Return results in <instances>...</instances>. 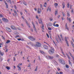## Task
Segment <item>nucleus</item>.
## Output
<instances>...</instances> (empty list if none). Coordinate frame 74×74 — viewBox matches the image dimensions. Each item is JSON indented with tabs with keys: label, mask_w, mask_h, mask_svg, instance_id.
Returning a JSON list of instances; mask_svg holds the SVG:
<instances>
[{
	"label": "nucleus",
	"mask_w": 74,
	"mask_h": 74,
	"mask_svg": "<svg viewBox=\"0 0 74 74\" xmlns=\"http://www.w3.org/2000/svg\"><path fill=\"white\" fill-rule=\"evenodd\" d=\"M51 49H50L49 50V53L50 54V55H52L55 52V49L52 47H51Z\"/></svg>",
	"instance_id": "1"
},
{
	"label": "nucleus",
	"mask_w": 74,
	"mask_h": 74,
	"mask_svg": "<svg viewBox=\"0 0 74 74\" xmlns=\"http://www.w3.org/2000/svg\"><path fill=\"white\" fill-rule=\"evenodd\" d=\"M59 61L60 63L62 64H65V62L62 59H59Z\"/></svg>",
	"instance_id": "2"
},
{
	"label": "nucleus",
	"mask_w": 74,
	"mask_h": 74,
	"mask_svg": "<svg viewBox=\"0 0 74 74\" xmlns=\"http://www.w3.org/2000/svg\"><path fill=\"white\" fill-rule=\"evenodd\" d=\"M28 38L31 41H34V40H36V39L33 37L32 36H29Z\"/></svg>",
	"instance_id": "3"
},
{
	"label": "nucleus",
	"mask_w": 74,
	"mask_h": 74,
	"mask_svg": "<svg viewBox=\"0 0 74 74\" xmlns=\"http://www.w3.org/2000/svg\"><path fill=\"white\" fill-rule=\"evenodd\" d=\"M46 58L48 59H53V57L52 56H47L46 57Z\"/></svg>",
	"instance_id": "4"
},
{
	"label": "nucleus",
	"mask_w": 74,
	"mask_h": 74,
	"mask_svg": "<svg viewBox=\"0 0 74 74\" xmlns=\"http://www.w3.org/2000/svg\"><path fill=\"white\" fill-rule=\"evenodd\" d=\"M36 45L37 47H41V45L40 42H36Z\"/></svg>",
	"instance_id": "5"
},
{
	"label": "nucleus",
	"mask_w": 74,
	"mask_h": 74,
	"mask_svg": "<svg viewBox=\"0 0 74 74\" xmlns=\"http://www.w3.org/2000/svg\"><path fill=\"white\" fill-rule=\"evenodd\" d=\"M2 20L5 22H8V20L5 18H3Z\"/></svg>",
	"instance_id": "6"
},
{
	"label": "nucleus",
	"mask_w": 74,
	"mask_h": 74,
	"mask_svg": "<svg viewBox=\"0 0 74 74\" xmlns=\"http://www.w3.org/2000/svg\"><path fill=\"white\" fill-rule=\"evenodd\" d=\"M65 42L66 43V44H67V46L68 47H69V43H68V41L67 40V38L66 37H65Z\"/></svg>",
	"instance_id": "7"
},
{
	"label": "nucleus",
	"mask_w": 74,
	"mask_h": 74,
	"mask_svg": "<svg viewBox=\"0 0 74 74\" xmlns=\"http://www.w3.org/2000/svg\"><path fill=\"white\" fill-rule=\"evenodd\" d=\"M11 29H13V30H17V28L16 27H15L14 26L12 25L11 26Z\"/></svg>",
	"instance_id": "8"
},
{
	"label": "nucleus",
	"mask_w": 74,
	"mask_h": 74,
	"mask_svg": "<svg viewBox=\"0 0 74 74\" xmlns=\"http://www.w3.org/2000/svg\"><path fill=\"white\" fill-rule=\"evenodd\" d=\"M7 31L8 32H11V29L8 27H7L6 29Z\"/></svg>",
	"instance_id": "9"
},
{
	"label": "nucleus",
	"mask_w": 74,
	"mask_h": 74,
	"mask_svg": "<svg viewBox=\"0 0 74 74\" xmlns=\"http://www.w3.org/2000/svg\"><path fill=\"white\" fill-rule=\"evenodd\" d=\"M43 47L45 49H48V47L46 45H44Z\"/></svg>",
	"instance_id": "10"
},
{
	"label": "nucleus",
	"mask_w": 74,
	"mask_h": 74,
	"mask_svg": "<svg viewBox=\"0 0 74 74\" xmlns=\"http://www.w3.org/2000/svg\"><path fill=\"white\" fill-rule=\"evenodd\" d=\"M38 14H40L41 13V9L39 8H38Z\"/></svg>",
	"instance_id": "11"
},
{
	"label": "nucleus",
	"mask_w": 74,
	"mask_h": 74,
	"mask_svg": "<svg viewBox=\"0 0 74 74\" xmlns=\"http://www.w3.org/2000/svg\"><path fill=\"white\" fill-rule=\"evenodd\" d=\"M40 52L42 54H45V53L44 51L42 50H40Z\"/></svg>",
	"instance_id": "12"
},
{
	"label": "nucleus",
	"mask_w": 74,
	"mask_h": 74,
	"mask_svg": "<svg viewBox=\"0 0 74 74\" xmlns=\"http://www.w3.org/2000/svg\"><path fill=\"white\" fill-rule=\"evenodd\" d=\"M33 28L35 32H36V33H37V30H36V28L35 27V25H34Z\"/></svg>",
	"instance_id": "13"
},
{
	"label": "nucleus",
	"mask_w": 74,
	"mask_h": 74,
	"mask_svg": "<svg viewBox=\"0 0 74 74\" xmlns=\"http://www.w3.org/2000/svg\"><path fill=\"white\" fill-rule=\"evenodd\" d=\"M65 28L66 29H67L68 30H69V28L67 27V23L65 25Z\"/></svg>",
	"instance_id": "14"
},
{
	"label": "nucleus",
	"mask_w": 74,
	"mask_h": 74,
	"mask_svg": "<svg viewBox=\"0 0 74 74\" xmlns=\"http://www.w3.org/2000/svg\"><path fill=\"white\" fill-rule=\"evenodd\" d=\"M69 64L71 66H72V63H71V62H70V60H69Z\"/></svg>",
	"instance_id": "15"
},
{
	"label": "nucleus",
	"mask_w": 74,
	"mask_h": 74,
	"mask_svg": "<svg viewBox=\"0 0 74 74\" xmlns=\"http://www.w3.org/2000/svg\"><path fill=\"white\" fill-rule=\"evenodd\" d=\"M71 44L72 45V46L73 47H74V43H73V41H71Z\"/></svg>",
	"instance_id": "16"
},
{
	"label": "nucleus",
	"mask_w": 74,
	"mask_h": 74,
	"mask_svg": "<svg viewBox=\"0 0 74 74\" xmlns=\"http://www.w3.org/2000/svg\"><path fill=\"white\" fill-rule=\"evenodd\" d=\"M62 6H63V8H64V7H65V5L64 4V3H62Z\"/></svg>",
	"instance_id": "17"
},
{
	"label": "nucleus",
	"mask_w": 74,
	"mask_h": 74,
	"mask_svg": "<svg viewBox=\"0 0 74 74\" xmlns=\"http://www.w3.org/2000/svg\"><path fill=\"white\" fill-rule=\"evenodd\" d=\"M9 42H10V40H8L5 43V44H8V43H9Z\"/></svg>",
	"instance_id": "18"
},
{
	"label": "nucleus",
	"mask_w": 74,
	"mask_h": 74,
	"mask_svg": "<svg viewBox=\"0 0 74 74\" xmlns=\"http://www.w3.org/2000/svg\"><path fill=\"white\" fill-rule=\"evenodd\" d=\"M23 3L24 5H27V3H26V2H25V1H23Z\"/></svg>",
	"instance_id": "19"
},
{
	"label": "nucleus",
	"mask_w": 74,
	"mask_h": 74,
	"mask_svg": "<svg viewBox=\"0 0 74 74\" xmlns=\"http://www.w3.org/2000/svg\"><path fill=\"white\" fill-rule=\"evenodd\" d=\"M66 54L67 56L68 57V58H69V59H71V58L70 57V56H69V55H68V54H67V53H66Z\"/></svg>",
	"instance_id": "20"
},
{
	"label": "nucleus",
	"mask_w": 74,
	"mask_h": 74,
	"mask_svg": "<svg viewBox=\"0 0 74 74\" xmlns=\"http://www.w3.org/2000/svg\"><path fill=\"white\" fill-rule=\"evenodd\" d=\"M29 43L31 45H32V46H34V44H33L31 42H29ZM34 46H36V45H34Z\"/></svg>",
	"instance_id": "21"
},
{
	"label": "nucleus",
	"mask_w": 74,
	"mask_h": 74,
	"mask_svg": "<svg viewBox=\"0 0 74 74\" xmlns=\"http://www.w3.org/2000/svg\"><path fill=\"white\" fill-rule=\"evenodd\" d=\"M22 64H19L17 66V67H19L20 66H22Z\"/></svg>",
	"instance_id": "22"
},
{
	"label": "nucleus",
	"mask_w": 74,
	"mask_h": 74,
	"mask_svg": "<svg viewBox=\"0 0 74 74\" xmlns=\"http://www.w3.org/2000/svg\"><path fill=\"white\" fill-rule=\"evenodd\" d=\"M61 50L62 51V55H64V52H63V50L62 49H61Z\"/></svg>",
	"instance_id": "23"
},
{
	"label": "nucleus",
	"mask_w": 74,
	"mask_h": 74,
	"mask_svg": "<svg viewBox=\"0 0 74 74\" xmlns=\"http://www.w3.org/2000/svg\"><path fill=\"white\" fill-rule=\"evenodd\" d=\"M42 25V26L41 27V28L43 30H44V24H43V25Z\"/></svg>",
	"instance_id": "24"
},
{
	"label": "nucleus",
	"mask_w": 74,
	"mask_h": 74,
	"mask_svg": "<svg viewBox=\"0 0 74 74\" xmlns=\"http://www.w3.org/2000/svg\"><path fill=\"white\" fill-rule=\"evenodd\" d=\"M4 54V53L3 52H2L0 54V55H1V56H3Z\"/></svg>",
	"instance_id": "25"
},
{
	"label": "nucleus",
	"mask_w": 74,
	"mask_h": 74,
	"mask_svg": "<svg viewBox=\"0 0 74 74\" xmlns=\"http://www.w3.org/2000/svg\"><path fill=\"white\" fill-rule=\"evenodd\" d=\"M38 68V66H36L35 69L34 70V71H37V69Z\"/></svg>",
	"instance_id": "26"
},
{
	"label": "nucleus",
	"mask_w": 74,
	"mask_h": 74,
	"mask_svg": "<svg viewBox=\"0 0 74 74\" xmlns=\"http://www.w3.org/2000/svg\"><path fill=\"white\" fill-rule=\"evenodd\" d=\"M6 69H7V70H10V67H8V66H7L6 67Z\"/></svg>",
	"instance_id": "27"
},
{
	"label": "nucleus",
	"mask_w": 74,
	"mask_h": 74,
	"mask_svg": "<svg viewBox=\"0 0 74 74\" xmlns=\"http://www.w3.org/2000/svg\"><path fill=\"white\" fill-rule=\"evenodd\" d=\"M55 23H56V21H55L53 24V26H55V27L56 26V25H55Z\"/></svg>",
	"instance_id": "28"
},
{
	"label": "nucleus",
	"mask_w": 74,
	"mask_h": 74,
	"mask_svg": "<svg viewBox=\"0 0 74 74\" xmlns=\"http://www.w3.org/2000/svg\"><path fill=\"white\" fill-rule=\"evenodd\" d=\"M40 22H41V24L42 25H43V23L42 22V19L41 18H40Z\"/></svg>",
	"instance_id": "29"
},
{
	"label": "nucleus",
	"mask_w": 74,
	"mask_h": 74,
	"mask_svg": "<svg viewBox=\"0 0 74 74\" xmlns=\"http://www.w3.org/2000/svg\"><path fill=\"white\" fill-rule=\"evenodd\" d=\"M67 15L68 16H70V13L69 12H67Z\"/></svg>",
	"instance_id": "30"
},
{
	"label": "nucleus",
	"mask_w": 74,
	"mask_h": 74,
	"mask_svg": "<svg viewBox=\"0 0 74 74\" xmlns=\"http://www.w3.org/2000/svg\"><path fill=\"white\" fill-rule=\"evenodd\" d=\"M58 5V3H55L54 4V5L55 6H57V5Z\"/></svg>",
	"instance_id": "31"
},
{
	"label": "nucleus",
	"mask_w": 74,
	"mask_h": 74,
	"mask_svg": "<svg viewBox=\"0 0 74 74\" xmlns=\"http://www.w3.org/2000/svg\"><path fill=\"white\" fill-rule=\"evenodd\" d=\"M56 40L59 43V41L58 40V39L57 38H56Z\"/></svg>",
	"instance_id": "32"
},
{
	"label": "nucleus",
	"mask_w": 74,
	"mask_h": 74,
	"mask_svg": "<svg viewBox=\"0 0 74 74\" xmlns=\"http://www.w3.org/2000/svg\"><path fill=\"white\" fill-rule=\"evenodd\" d=\"M69 54L71 57H72V58H73V55H72V54H71V53H69Z\"/></svg>",
	"instance_id": "33"
},
{
	"label": "nucleus",
	"mask_w": 74,
	"mask_h": 74,
	"mask_svg": "<svg viewBox=\"0 0 74 74\" xmlns=\"http://www.w3.org/2000/svg\"><path fill=\"white\" fill-rule=\"evenodd\" d=\"M50 21H52V20H53V18H52V17H51L50 19Z\"/></svg>",
	"instance_id": "34"
},
{
	"label": "nucleus",
	"mask_w": 74,
	"mask_h": 74,
	"mask_svg": "<svg viewBox=\"0 0 74 74\" xmlns=\"http://www.w3.org/2000/svg\"><path fill=\"white\" fill-rule=\"evenodd\" d=\"M48 25L49 26H52V23H49L48 24Z\"/></svg>",
	"instance_id": "35"
},
{
	"label": "nucleus",
	"mask_w": 74,
	"mask_h": 74,
	"mask_svg": "<svg viewBox=\"0 0 74 74\" xmlns=\"http://www.w3.org/2000/svg\"><path fill=\"white\" fill-rule=\"evenodd\" d=\"M18 68V70H21V67L18 66V67H17Z\"/></svg>",
	"instance_id": "36"
},
{
	"label": "nucleus",
	"mask_w": 74,
	"mask_h": 74,
	"mask_svg": "<svg viewBox=\"0 0 74 74\" xmlns=\"http://www.w3.org/2000/svg\"><path fill=\"white\" fill-rule=\"evenodd\" d=\"M66 68H69V66L67 64H66Z\"/></svg>",
	"instance_id": "37"
},
{
	"label": "nucleus",
	"mask_w": 74,
	"mask_h": 74,
	"mask_svg": "<svg viewBox=\"0 0 74 74\" xmlns=\"http://www.w3.org/2000/svg\"><path fill=\"white\" fill-rule=\"evenodd\" d=\"M49 34L50 35V38L51 40H52V38H51V33H49Z\"/></svg>",
	"instance_id": "38"
},
{
	"label": "nucleus",
	"mask_w": 74,
	"mask_h": 74,
	"mask_svg": "<svg viewBox=\"0 0 74 74\" xmlns=\"http://www.w3.org/2000/svg\"><path fill=\"white\" fill-rule=\"evenodd\" d=\"M6 5V7L8 8V4L7 3H6L5 4Z\"/></svg>",
	"instance_id": "39"
},
{
	"label": "nucleus",
	"mask_w": 74,
	"mask_h": 74,
	"mask_svg": "<svg viewBox=\"0 0 74 74\" xmlns=\"http://www.w3.org/2000/svg\"><path fill=\"white\" fill-rule=\"evenodd\" d=\"M0 17L1 18H2V17H3V15H2V14H0Z\"/></svg>",
	"instance_id": "40"
},
{
	"label": "nucleus",
	"mask_w": 74,
	"mask_h": 74,
	"mask_svg": "<svg viewBox=\"0 0 74 74\" xmlns=\"http://www.w3.org/2000/svg\"><path fill=\"white\" fill-rule=\"evenodd\" d=\"M13 58H14L13 61H14V62H15V61H16V59H15V58L14 57Z\"/></svg>",
	"instance_id": "41"
},
{
	"label": "nucleus",
	"mask_w": 74,
	"mask_h": 74,
	"mask_svg": "<svg viewBox=\"0 0 74 74\" xmlns=\"http://www.w3.org/2000/svg\"><path fill=\"white\" fill-rule=\"evenodd\" d=\"M46 35H47L48 38H49V35H48V34L47 33L46 34Z\"/></svg>",
	"instance_id": "42"
},
{
	"label": "nucleus",
	"mask_w": 74,
	"mask_h": 74,
	"mask_svg": "<svg viewBox=\"0 0 74 74\" xmlns=\"http://www.w3.org/2000/svg\"><path fill=\"white\" fill-rule=\"evenodd\" d=\"M54 63L56 65H57V64H58V63H57L56 61L54 62Z\"/></svg>",
	"instance_id": "43"
},
{
	"label": "nucleus",
	"mask_w": 74,
	"mask_h": 74,
	"mask_svg": "<svg viewBox=\"0 0 74 74\" xmlns=\"http://www.w3.org/2000/svg\"><path fill=\"white\" fill-rule=\"evenodd\" d=\"M57 14H58V11H56V12H55V15H56Z\"/></svg>",
	"instance_id": "44"
},
{
	"label": "nucleus",
	"mask_w": 74,
	"mask_h": 74,
	"mask_svg": "<svg viewBox=\"0 0 74 74\" xmlns=\"http://www.w3.org/2000/svg\"><path fill=\"white\" fill-rule=\"evenodd\" d=\"M14 7L15 8V9L16 10V9H17V8H16V5H14Z\"/></svg>",
	"instance_id": "45"
},
{
	"label": "nucleus",
	"mask_w": 74,
	"mask_h": 74,
	"mask_svg": "<svg viewBox=\"0 0 74 74\" xmlns=\"http://www.w3.org/2000/svg\"><path fill=\"white\" fill-rule=\"evenodd\" d=\"M14 13H16V14H17V13H16V11L14 10Z\"/></svg>",
	"instance_id": "46"
},
{
	"label": "nucleus",
	"mask_w": 74,
	"mask_h": 74,
	"mask_svg": "<svg viewBox=\"0 0 74 74\" xmlns=\"http://www.w3.org/2000/svg\"><path fill=\"white\" fill-rule=\"evenodd\" d=\"M8 0L9 3H10V4H11V3H12V2H11V0Z\"/></svg>",
	"instance_id": "47"
},
{
	"label": "nucleus",
	"mask_w": 74,
	"mask_h": 74,
	"mask_svg": "<svg viewBox=\"0 0 74 74\" xmlns=\"http://www.w3.org/2000/svg\"><path fill=\"white\" fill-rule=\"evenodd\" d=\"M3 60V59L1 58H0V62H1Z\"/></svg>",
	"instance_id": "48"
},
{
	"label": "nucleus",
	"mask_w": 74,
	"mask_h": 74,
	"mask_svg": "<svg viewBox=\"0 0 74 74\" xmlns=\"http://www.w3.org/2000/svg\"><path fill=\"white\" fill-rule=\"evenodd\" d=\"M26 47L27 48H29V49H30V47H29V46H27Z\"/></svg>",
	"instance_id": "49"
},
{
	"label": "nucleus",
	"mask_w": 74,
	"mask_h": 74,
	"mask_svg": "<svg viewBox=\"0 0 74 74\" xmlns=\"http://www.w3.org/2000/svg\"><path fill=\"white\" fill-rule=\"evenodd\" d=\"M57 69L58 71H60V68H57Z\"/></svg>",
	"instance_id": "50"
},
{
	"label": "nucleus",
	"mask_w": 74,
	"mask_h": 74,
	"mask_svg": "<svg viewBox=\"0 0 74 74\" xmlns=\"http://www.w3.org/2000/svg\"><path fill=\"white\" fill-rule=\"evenodd\" d=\"M56 57H57V58H59V56L58 55H56Z\"/></svg>",
	"instance_id": "51"
},
{
	"label": "nucleus",
	"mask_w": 74,
	"mask_h": 74,
	"mask_svg": "<svg viewBox=\"0 0 74 74\" xmlns=\"http://www.w3.org/2000/svg\"><path fill=\"white\" fill-rule=\"evenodd\" d=\"M56 27H59V25L57 24L56 25Z\"/></svg>",
	"instance_id": "52"
},
{
	"label": "nucleus",
	"mask_w": 74,
	"mask_h": 74,
	"mask_svg": "<svg viewBox=\"0 0 74 74\" xmlns=\"http://www.w3.org/2000/svg\"><path fill=\"white\" fill-rule=\"evenodd\" d=\"M2 21H1V19H0V23H2Z\"/></svg>",
	"instance_id": "53"
},
{
	"label": "nucleus",
	"mask_w": 74,
	"mask_h": 74,
	"mask_svg": "<svg viewBox=\"0 0 74 74\" xmlns=\"http://www.w3.org/2000/svg\"><path fill=\"white\" fill-rule=\"evenodd\" d=\"M38 59L39 60H41V59L40 58V56L38 57Z\"/></svg>",
	"instance_id": "54"
},
{
	"label": "nucleus",
	"mask_w": 74,
	"mask_h": 74,
	"mask_svg": "<svg viewBox=\"0 0 74 74\" xmlns=\"http://www.w3.org/2000/svg\"><path fill=\"white\" fill-rule=\"evenodd\" d=\"M62 15H63V16L64 17V16H65V15L64 14V13H63V12H62Z\"/></svg>",
	"instance_id": "55"
},
{
	"label": "nucleus",
	"mask_w": 74,
	"mask_h": 74,
	"mask_svg": "<svg viewBox=\"0 0 74 74\" xmlns=\"http://www.w3.org/2000/svg\"><path fill=\"white\" fill-rule=\"evenodd\" d=\"M60 74H63V73L62 72H60Z\"/></svg>",
	"instance_id": "56"
},
{
	"label": "nucleus",
	"mask_w": 74,
	"mask_h": 74,
	"mask_svg": "<svg viewBox=\"0 0 74 74\" xmlns=\"http://www.w3.org/2000/svg\"><path fill=\"white\" fill-rule=\"evenodd\" d=\"M69 22H71V18H69Z\"/></svg>",
	"instance_id": "57"
},
{
	"label": "nucleus",
	"mask_w": 74,
	"mask_h": 74,
	"mask_svg": "<svg viewBox=\"0 0 74 74\" xmlns=\"http://www.w3.org/2000/svg\"><path fill=\"white\" fill-rule=\"evenodd\" d=\"M16 37H15V38H17V37H19V35H16Z\"/></svg>",
	"instance_id": "58"
},
{
	"label": "nucleus",
	"mask_w": 74,
	"mask_h": 74,
	"mask_svg": "<svg viewBox=\"0 0 74 74\" xmlns=\"http://www.w3.org/2000/svg\"><path fill=\"white\" fill-rule=\"evenodd\" d=\"M38 21H39V23H40V24H41V22L40 21V20L39 19Z\"/></svg>",
	"instance_id": "59"
},
{
	"label": "nucleus",
	"mask_w": 74,
	"mask_h": 74,
	"mask_svg": "<svg viewBox=\"0 0 74 74\" xmlns=\"http://www.w3.org/2000/svg\"><path fill=\"white\" fill-rule=\"evenodd\" d=\"M17 40L18 41H21V38H18L17 39Z\"/></svg>",
	"instance_id": "60"
},
{
	"label": "nucleus",
	"mask_w": 74,
	"mask_h": 74,
	"mask_svg": "<svg viewBox=\"0 0 74 74\" xmlns=\"http://www.w3.org/2000/svg\"><path fill=\"white\" fill-rule=\"evenodd\" d=\"M48 29H49V30H52V29H51V28L50 27H49Z\"/></svg>",
	"instance_id": "61"
},
{
	"label": "nucleus",
	"mask_w": 74,
	"mask_h": 74,
	"mask_svg": "<svg viewBox=\"0 0 74 74\" xmlns=\"http://www.w3.org/2000/svg\"><path fill=\"white\" fill-rule=\"evenodd\" d=\"M25 21L26 23H27V20H26L25 19Z\"/></svg>",
	"instance_id": "62"
},
{
	"label": "nucleus",
	"mask_w": 74,
	"mask_h": 74,
	"mask_svg": "<svg viewBox=\"0 0 74 74\" xmlns=\"http://www.w3.org/2000/svg\"><path fill=\"white\" fill-rule=\"evenodd\" d=\"M56 74H60L59 72L58 71L56 72Z\"/></svg>",
	"instance_id": "63"
},
{
	"label": "nucleus",
	"mask_w": 74,
	"mask_h": 74,
	"mask_svg": "<svg viewBox=\"0 0 74 74\" xmlns=\"http://www.w3.org/2000/svg\"><path fill=\"white\" fill-rule=\"evenodd\" d=\"M49 7H48L47 9V11H48V10H49Z\"/></svg>",
	"instance_id": "64"
}]
</instances>
